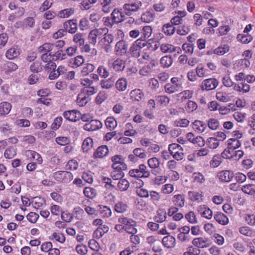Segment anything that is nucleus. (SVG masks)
I'll return each mask as SVG.
<instances>
[{"mask_svg":"<svg viewBox=\"0 0 255 255\" xmlns=\"http://www.w3.org/2000/svg\"><path fill=\"white\" fill-rule=\"evenodd\" d=\"M181 88L182 82L178 77L172 78L170 82L166 84L164 86L165 91L168 94L174 93Z\"/></svg>","mask_w":255,"mask_h":255,"instance_id":"f257e3e1","label":"nucleus"},{"mask_svg":"<svg viewBox=\"0 0 255 255\" xmlns=\"http://www.w3.org/2000/svg\"><path fill=\"white\" fill-rule=\"evenodd\" d=\"M108 32V29L106 27L99 29H95L90 31L88 35V40L89 43L95 45L97 39L102 38L104 35Z\"/></svg>","mask_w":255,"mask_h":255,"instance_id":"f03ea898","label":"nucleus"},{"mask_svg":"<svg viewBox=\"0 0 255 255\" xmlns=\"http://www.w3.org/2000/svg\"><path fill=\"white\" fill-rule=\"evenodd\" d=\"M168 150L175 159L181 160L183 158V149L180 145L176 143H171L169 145Z\"/></svg>","mask_w":255,"mask_h":255,"instance_id":"7ed1b4c3","label":"nucleus"},{"mask_svg":"<svg viewBox=\"0 0 255 255\" xmlns=\"http://www.w3.org/2000/svg\"><path fill=\"white\" fill-rule=\"evenodd\" d=\"M54 179L60 182L68 183L73 179V175L70 172L65 171H58L53 174Z\"/></svg>","mask_w":255,"mask_h":255,"instance_id":"20e7f679","label":"nucleus"},{"mask_svg":"<svg viewBox=\"0 0 255 255\" xmlns=\"http://www.w3.org/2000/svg\"><path fill=\"white\" fill-rule=\"evenodd\" d=\"M128 174L131 177L140 178L143 177H148L149 175V172L146 171V166L141 164L138 166V168L130 170Z\"/></svg>","mask_w":255,"mask_h":255,"instance_id":"39448f33","label":"nucleus"},{"mask_svg":"<svg viewBox=\"0 0 255 255\" xmlns=\"http://www.w3.org/2000/svg\"><path fill=\"white\" fill-rule=\"evenodd\" d=\"M128 4L126 3L124 5V10L123 9H115L112 12L111 15L114 18L115 23H120L123 21L128 14L126 10L127 9Z\"/></svg>","mask_w":255,"mask_h":255,"instance_id":"423d86ee","label":"nucleus"},{"mask_svg":"<svg viewBox=\"0 0 255 255\" xmlns=\"http://www.w3.org/2000/svg\"><path fill=\"white\" fill-rule=\"evenodd\" d=\"M113 162L112 168L117 170H125L127 168V165L124 163L125 159L121 155H115L112 157Z\"/></svg>","mask_w":255,"mask_h":255,"instance_id":"0eeeda50","label":"nucleus"},{"mask_svg":"<svg viewBox=\"0 0 255 255\" xmlns=\"http://www.w3.org/2000/svg\"><path fill=\"white\" fill-rule=\"evenodd\" d=\"M218 81L215 78H208L204 80L201 85V89L204 91H210L215 89L218 85Z\"/></svg>","mask_w":255,"mask_h":255,"instance_id":"6e6552de","label":"nucleus"},{"mask_svg":"<svg viewBox=\"0 0 255 255\" xmlns=\"http://www.w3.org/2000/svg\"><path fill=\"white\" fill-rule=\"evenodd\" d=\"M230 49V47L228 44H221L214 49L208 50L206 52V54L208 55L215 54L218 56H223L228 53Z\"/></svg>","mask_w":255,"mask_h":255,"instance_id":"1a4fd4ad","label":"nucleus"},{"mask_svg":"<svg viewBox=\"0 0 255 255\" xmlns=\"http://www.w3.org/2000/svg\"><path fill=\"white\" fill-rule=\"evenodd\" d=\"M160 50L164 53H175L174 56H176L182 52L180 47L174 46V45L168 43H163L160 45Z\"/></svg>","mask_w":255,"mask_h":255,"instance_id":"9d476101","label":"nucleus"},{"mask_svg":"<svg viewBox=\"0 0 255 255\" xmlns=\"http://www.w3.org/2000/svg\"><path fill=\"white\" fill-rule=\"evenodd\" d=\"M63 116L66 120L75 122L80 119L81 113L77 110H73L64 112Z\"/></svg>","mask_w":255,"mask_h":255,"instance_id":"9b49d317","label":"nucleus"},{"mask_svg":"<svg viewBox=\"0 0 255 255\" xmlns=\"http://www.w3.org/2000/svg\"><path fill=\"white\" fill-rule=\"evenodd\" d=\"M192 245L197 248H206L210 246L209 239L207 237H199L194 239Z\"/></svg>","mask_w":255,"mask_h":255,"instance_id":"f8f14e48","label":"nucleus"},{"mask_svg":"<svg viewBox=\"0 0 255 255\" xmlns=\"http://www.w3.org/2000/svg\"><path fill=\"white\" fill-rule=\"evenodd\" d=\"M108 65L110 68H113L116 71H122L126 67V62L121 59H117L114 61L109 60Z\"/></svg>","mask_w":255,"mask_h":255,"instance_id":"ddd939ff","label":"nucleus"},{"mask_svg":"<svg viewBox=\"0 0 255 255\" xmlns=\"http://www.w3.org/2000/svg\"><path fill=\"white\" fill-rule=\"evenodd\" d=\"M102 126L103 125L100 121L97 120H92L84 125L83 128L85 130L89 131H94L102 128Z\"/></svg>","mask_w":255,"mask_h":255,"instance_id":"4468645a","label":"nucleus"},{"mask_svg":"<svg viewBox=\"0 0 255 255\" xmlns=\"http://www.w3.org/2000/svg\"><path fill=\"white\" fill-rule=\"evenodd\" d=\"M171 201L173 205L180 208H183L185 205V195L182 193L175 194L172 197Z\"/></svg>","mask_w":255,"mask_h":255,"instance_id":"2eb2a0df","label":"nucleus"},{"mask_svg":"<svg viewBox=\"0 0 255 255\" xmlns=\"http://www.w3.org/2000/svg\"><path fill=\"white\" fill-rule=\"evenodd\" d=\"M217 177L223 182H229L234 178V174L231 170H223L218 173Z\"/></svg>","mask_w":255,"mask_h":255,"instance_id":"dca6fc26","label":"nucleus"},{"mask_svg":"<svg viewBox=\"0 0 255 255\" xmlns=\"http://www.w3.org/2000/svg\"><path fill=\"white\" fill-rule=\"evenodd\" d=\"M63 28L66 33H75L77 30L76 20L71 19L65 21L63 24Z\"/></svg>","mask_w":255,"mask_h":255,"instance_id":"f3484780","label":"nucleus"},{"mask_svg":"<svg viewBox=\"0 0 255 255\" xmlns=\"http://www.w3.org/2000/svg\"><path fill=\"white\" fill-rule=\"evenodd\" d=\"M115 229L119 232H128V218L126 217L119 218L118 224L115 226Z\"/></svg>","mask_w":255,"mask_h":255,"instance_id":"a211bd4d","label":"nucleus"},{"mask_svg":"<svg viewBox=\"0 0 255 255\" xmlns=\"http://www.w3.org/2000/svg\"><path fill=\"white\" fill-rule=\"evenodd\" d=\"M192 127L195 131L199 133L204 132L207 128L205 122L198 120L192 123Z\"/></svg>","mask_w":255,"mask_h":255,"instance_id":"6ab92c4d","label":"nucleus"},{"mask_svg":"<svg viewBox=\"0 0 255 255\" xmlns=\"http://www.w3.org/2000/svg\"><path fill=\"white\" fill-rule=\"evenodd\" d=\"M116 53L118 55H122L127 53L128 50V44L124 40H120L117 43L115 46Z\"/></svg>","mask_w":255,"mask_h":255,"instance_id":"aec40b11","label":"nucleus"},{"mask_svg":"<svg viewBox=\"0 0 255 255\" xmlns=\"http://www.w3.org/2000/svg\"><path fill=\"white\" fill-rule=\"evenodd\" d=\"M162 243L165 248L172 249L176 245V239L173 236L168 235L163 238Z\"/></svg>","mask_w":255,"mask_h":255,"instance_id":"412c9836","label":"nucleus"},{"mask_svg":"<svg viewBox=\"0 0 255 255\" xmlns=\"http://www.w3.org/2000/svg\"><path fill=\"white\" fill-rule=\"evenodd\" d=\"M140 239L137 235H133L130 236V245L128 247V255L131 253L137 250V246L139 244Z\"/></svg>","mask_w":255,"mask_h":255,"instance_id":"4be33fe9","label":"nucleus"},{"mask_svg":"<svg viewBox=\"0 0 255 255\" xmlns=\"http://www.w3.org/2000/svg\"><path fill=\"white\" fill-rule=\"evenodd\" d=\"M188 196L189 199L196 203H200L203 201L202 192H199L196 191H189L188 192Z\"/></svg>","mask_w":255,"mask_h":255,"instance_id":"5701e85b","label":"nucleus"},{"mask_svg":"<svg viewBox=\"0 0 255 255\" xmlns=\"http://www.w3.org/2000/svg\"><path fill=\"white\" fill-rule=\"evenodd\" d=\"M141 5V2H136L134 3H128V23H133L134 21L135 18L129 16L132 14L131 12H136Z\"/></svg>","mask_w":255,"mask_h":255,"instance_id":"b1692460","label":"nucleus"},{"mask_svg":"<svg viewBox=\"0 0 255 255\" xmlns=\"http://www.w3.org/2000/svg\"><path fill=\"white\" fill-rule=\"evenodd\" d=\"M109 153V149L106 145H102L97 148L94 153V157L96 158H103Z\"/></svg>","mask_w":255,"mask_h":255,"instance_id":"393cba45","label":"nucleus"},{"mask_svg":"<svg viewBox=\"0 0 255 255\" xmlns=\"http://www.w3.org/2000/svg\"><path fill=\"white\" fill-rule=\"evenodd\" d=\"M214 218L218 224L222 225H226L229 222L228 217L221 212L215 214Z\"/></svg>","mask_w":255,"mask_h":255,"instance_id":"a878e982","label":"nucleus"},{"mask_svg":"<svg viewBox=\"0 0 255 255\" xmlns=\"http://www.w3.org/2000/svg\"><path fill=\"white\" fill-rule=\"evenodd\" d=\"M198 211L202 217L206 219H210L213 216L212 211L204 205L199 207Z\"/></svg>","mask_w":255,"mask_h":255,"instance_id":"bb28decb","label":"nucleus"},{"mask_svg":"<svg viewBox=\"0 0 255 255\" xmlns=\"http://www.w3.org/2000/svg\"><path fill=\"white\" fill-rule=\"evenodd\" d=\"M133 152L134 154L136 156V157H135L133 155H128V158L131 161H136L138 159L137 157L143 158L146 156L144 150L141 148H136L134 149Z\"/></svg>","mask_w":255,"mask_h":255,"instance_id":"cd10ccee","label":"nucleus"},{"mask_svg":"<svg viewBox=\"0 0 255 255\" xmlns=\"http://www.w3.org/2000/svg\"><path fill=\"white\" fill-rule=\"evenodd\" d=\"M167 218V213L165 210L159 209L157 211L154 220L157 223H163Z\"/></svg>","mask_w":255,"mask_h":255,"instance_id":"c85d7f7f","label":"nucleus"},{"mask_svg":"<svg viewBox=\"0 0 255 255\" xmlns=\"http://www.w3.org/2000/svg\"><path fill=\"white\" fill-rule=\"evenodd\" d=\"M2 68L5 73L8 74L17 69L18 66L14 63L7 61L3 64Z\"/></svg>","mask_w":255,"mask_h":255,"instance_id":"c756f323","label":"nucleus"},{"mask_svg":"<svg viewBox=\"0 0 255 255\" xmlns=\"http://www.w3.org/2000/svg\"><path fill=\"white\" fill-rule=\"evenodd\" d=\"M155 13L152 10H149L143 13L141 16V20L146 23H149L154 19Z\"/></svg>","mask_w":255,"mask_h":255,"instance_id":"7c9ffc66","label":"nucleus"},{"mask_svg":"<svg viewBox=\"0 0 255 255\" xmlns=\"http://www.w3.org/2000/svg\"><path fill=\"white\" fill-rule=\"evenodd\" d=\"M98 210L101 217L108 218L112 215L111 209L106 206L100 205L98 206Z\"/></svg>","mask_w":255,"mask_h":255,"instance_id":"2f4dec72","label":"nucleus"},{"mask_svg":"<svg viewBox=\"0 0 255 255\" xmlns=\"http://www.w3.org/2000/svg\"><path fill=\"white\" fill-rule=\"evenodd\" d=\"M207 146L210 149H216L220 144V141L217 137H210L206 141Z\"/></svg>","mask_w":255,"mask_h":255,"instance_id":"473e14b6","label":"nucleus"},{"mask_svg":"<svg viewBox=\"0 0 255 255\" xmlns=\"http://www.w3.org/2000/svg\"><path fill=\"white\" fill-rule=\"evenodd\" d=\"M223 158L222 154H217L214 155L209 162L210 166L212 168L218 167L222 163Z\"/></svg>","mask_w":255,"mask_h":255,"instance_id":"72a5a7b5","label":"nucleus"},{"mask_svg":"<svg viewBox=\"0 0 255 255\" xmlns=\"http://www.w3.org/2000/svg\"><path fill=\"white\" fill-rule=\"evenodd\" d=\"M11 109V105L9 103L3 102L0 103V115H7Z\"/></svg>","mask_w":255,"mask_h":255,"instance_id":"f704fd0d","label":"nucleus"},{"mask_svg":"<svg viewBox=\"0 0 255 255\" xmlns=\"http://www.w3.org/2000/svg\"><path fill=\"white\" fill-rule=\"evenodd\" d=\"M75 10L73 8H65L58 11L57 15L62 18H68L74 14Z\"/></svg>","mask_w":255,"mask_h":255,"instance_id":"c9c22d12","label":"nucleus"},{"mask_svg":"<svg viewBox=\"0 0 255 255\" xmlns=\"http://www.w3.org/2000/svg\"><path fill=\"white\" fill-rule=\"evenodd\" d=\"M20 54L19 49L17 47H12L9 49L5 53V56L8 59H13L17 57Z\"/></svg>","mask_w":255,"mask_h":255,"instance_id":"e433bc0d","label":"nucleus"},{"mask_svg":"<svg viewBox=\"0 0 255 255\" xmlns=\"http://www.w3.org/2000/svg\"><path fill=\"white\" fill-rule=\"evenodd\" d=\"M73 41L77 46L83 45L85 43V34L81 33H77L73 36Z\"/></svg>","mask_w":255,"mask_h":255,"instance_id":"4c0bfd02","label":"nucleus"},{"mask_svg":"<svg viewBox=\"0 0 255 255\" xmlns=\"http://www.w3.org/2000/svg\"><path fill=\"white\" fill-rule=\"evenodd\" d=\"M242 191L245 194L254 195L255 194V184H248L242 187Z\"/></svg>","mask_w":255,"mask_h":255,"instance_id":"58836bf2","label":"nucleus"},{"mask_svg":"<svg viewBox=\"0 0 255 255\" xmlns=\"http://www.w3.org/2000/svg\"><path fill=\"white\" fill-rule=\"evenodd\" d=\"M237 38L239 41L244 44H248L251 42L253 39V36L249 34L242 33L239 34Z\"/></svg>","mask_w":255,"mask_h":255,"instance_id":"ea45409f","label":"nucleus"},{"mask_svg":"<svg viewBox=\"0 0 255 255\" xmlns=\"http://www.w3.org/2000/svg\"><path fill=\"white\" fill-rule=\"evenodd\" d=\"M175 27L171 23L165 24L162 26V32L166 35L171 36L175 31Z\"/></svg>","mask_w":255,"mask_h":255,"instance_id":"a19ab883","label":"nucleus"},{"mask_svg":"<svg viewBox=\"0 0 255 255\" xmlns=\"http://www.w3.org/2000/svg\"><path fill=\"white\" fill-rule=\"evenodd\" d=\"M85 62L82 56L78 55L70 60V64L73 67H78L81 66Z\"/></svg>","mask_w":255,"mask_h":255,"instance_id":"79ce46f5","label":"nucleus"},{"mask_svg":"<svg viewBox=\"0 0 255 255\" xmlns=\"http://www.w3.org/2000/svg\"><path fill=\"white\" fill-rule=\"evenodd\" d=\"M227 145L235 149L239 148L242 144L241 140L230 138L226 141Z\"/></svg>","mask_w":255,"mask_h":255,"instance_id":"37998d69","label":"nucleus"},{"mask_svg":"<svg viewBox=\"0 0 255 255\" xmlns=\"http://www.w3.org/2000/svg\"><path fill=\"white\" fill-rule=\"evenodd\" d=\"M93 141L90 137L84 139L82 144V149L84 152H88L93 147Z\"/></svg>","mask_w":255,"mask_h":255,"instance_id":"c03bdc74","label":"nucleus"},{"mask_svg":"<svg viewBox=\"0 0 255 255\" xmlns=\"http://www.w3.org/2000/svg\"><path fill=\"white\" fill-rule=\"evenodd\" d=\"M109 231V227L106 225H102L99 227L94 232V236L98 238H101Z\"/></svg>","mask_w":255,"mask_h":255,"instance_id":"a18cd8bd","label":"nucleus"},{"mask_svg":"<svg viewBox=\"0 0 255 255\" xmlns=\"http://www.w3.org/2000/svg\"><path fill=\"white\" fill-rule=\"evenodd\" d=\"M130 97L133 101H139L143 97V94L140 89H135L130 92Z\"/></svg>","mask_w":255,"mask_h":255,"instance_id":"49530a36","label":"nucleus"},{"mask_svg":"<svg viewBox=\"0 0 255 255\" xmlns=\"http://www.w3.org/2000/svg\"><path fill=\"white\" fill-rule=\"evenodd\" d=\"M239 231L241 234L249 237L254 236L255 234L254 231L248 226L240 227L239 229Z\"/></svg>","mask_w":255,"mask_h":255,"instance_id":"de8ad7c7","label":"nucleus"},{"mask_svg":"<svg viewBox=\"0 0 255 255\" xmlns=\"http://www.w3.org/2000/svg\"><path fill=\"white\" fill-rule=\"evenodd\" d=\"M160 63L163 67L168 68L172 65L173 59L171 56H164L160 59Z\"/></svg>","mask_w":255,"mask_h":255,"instance_id":"09e8293b","label":"nucleus"},{"mask_svg":"<svg viewBox=\"0 0 255 255\" xmlns=\"http://www.w3.org/2000/svg\"><path fill=\"white\" fill-rule=\"evenodd\" d=\"M195 71L197 76L200 78H203L208 75L207 70L202 64H200L196 67Z\"/></svg>","mask_w":255,"mask_h":255,"instance_id":"8fccbe9b","label":"nucleus"},{"mask_svg":"<svg viewBox=\"0 0 255 255\" xmlns=\"http://www.w3.org/2000/svg\"><path fill=\"white\" fill-rule=\"evenodd\" d=\"M155 100L157 104L160 106H166L170 102V99L165 95L157 96L155 97Z\"/></svg>","mask_w":255,"mask_h":255,"instance_id":"3c124183","label":"nucleus"},{"mask_svg":"<svg viewBox=\"0 0 255 255\" xmlns=\"http://www.w3.org/2000/svg\"><path fill=\"white\" fill-rule=\"evenodd\" d=\"M106 127L110 130L114 129L117 126V122L116 119L112 117H108L105 120Z\"/></svg>","mask_w":255,"mask_h":255,"instance_id":"603ef678","label":"nucleus"},{"mask_svg":"<svg viewBox=\"0 0 255 255\" xmlns=\"http://www.w3.org/2000/svg\"><path fill=\"white\" fill-rule=\"evenodd\" d=\"M184 107L186 111L188 113H191L197 110L198 105L196 102L189 100L185 104Z\"/></svg>","mask_w":255,"mask_h":255,"instance_id":"864d4df0","label":"nucleus"},{"mask_svg":"<svg viewBox=\"0 0 255 255\" xmlns=\"http://www.w3.org/2000/svg\"><path fill=\"white\" fill-rule=\"evenodd\" d=\"M174 190V185L171 183H167L162 186L161 192L163 194H171Z\"/></svg>","mask_w":255,"mask_h":255,"instance_id":"5fc2aeb1","label":"nucleus"},{"mask_svg":"<svg viewBox=\"0 0 255 255\" xmlns=\"http://www.w3.org/2000/svg\"><path fill=\"white\" fill-rule=\"evenodd\" d=\"M95 68V67L93 64L90 63L86 64L81 71V75L83 76H86L93 72Z\"/></svg>","mask_w":255,"mask_h":255,"instance_id":"6e6d98bb","label":"nucleus"},{"mask_svg":"<svg viewBox=\"0 0 255 255\" xmlns=\"http://www.w3.org/2000/svg\"><path fill=\"white\" fill-rule=\"evenodd\" d=\"M43 66L40 61H36L33 62L30 66V70L34 73L37 74L42 71Z\"/></svg>","mask_w":255,"mask_h":255,"instance_id":"4d7b16f0","label":"nucleus"},{"mask_svg":"<svg viewBox=\"0 0 255 255\" xmlns=\"http://www.w3.org/2000/svg\"><path fill=\"white\" fill-rule=\"evenodd\" d=\"M128 82L125 78L119 79L116 83L117 89L120 91H125L127 87Z\"/></svg>","mask_w":255,"mask_h":255,"instance_id":"13d9d810","label":"nucleus"},{"mask_svg":"<svg viewBox=\"0 0 255 255\" xmlns=\"http://www.w3.org/2000/svg\"><path fill=\"white\" fill-rule=\"evenodd\" d=\"M53 48V45L52 44L45 43L38 48V51L42 54L45 53L48 54L50 53Z\"/></svg>","mask_w":255,"mask_h":255,"instance_id":"bf43d9fd","label":"nucleus"},{"mask_svg":"<svg viewBox=\"0 0 255 255\" xmlns=\"http://www.w3.org/2000/svg\"><path fill=\"white\" fill-rule=\"evenodd\" d=\"M83 193L85 196L90 199L94 198L97 195V192L95 189L90 187H87L85 188L83 191Z\"/></svg>","mask_w":255,"mask_h":255,"instance_id":"052dcab7","label":"nucleus"},{"mask_svg":"<svg viewBox=\"0 0 255 255\" xmlns=\"http://www.w3.org/2000/svg\"><path fill=\"white\" fill-rule=\"evenodd\" d=\"M16 148L14 147H9L4 153V156L6 158L11 159L16 154Z\"/></svg>","mask_w":255,"mask_h":255,"instance_id":"680f3d73","label":"nucleus"},{"mask_svg":"<svg viewBox=\"0 0 255 255\" xmlns=\"http://www.w3.org/2000/svg\"><path fill=\"white\" fill-rule=\"evenodd\" d=\"M235 149L227 146L222 153V156L225 159H231Z\"/></svg>","mask_w":255,"mask_h":255,"instance_id":"e2e57ef3","label":"nucleus"},{"mask_svg":"<svg viewBox=\"0 0 255 255\" xmlns=\"http://www.w3.org/2000/svg\"><path fill=\"white\" fill-rule=\"evenodd\" d=\"M128 209V205L126 203L119 202L115 205V210L120 213H124Z\"/></svg>","mask_w":255,"mask_h":255,"instance_id":"0e129e2a","label":"nucleus"},{"mask_svg":"<svg viewBox=\"0 0 255 255\" xmlns=\"http://www.w3.org/2000/svg\"><path fill=\"white\" fill-rule=\"evenodd\" d=\"M207 125L209 128L215 130L219 128L220 123L216 119L210 118L208 120Z\"/></svg>","mask_w":255,"mask_h":255,"instance_id":"69168bd1","label":"nucleus"},{"mask_svg":"<svg viewBox=\"0 0 255 255\" xmlns=\"http://www.w3.org/2000/svg\"><path fill=\"white\" fill-rule=\"evenodd\" d=\"M152 29L150 26H144L141 31V38L144 39L148 38L151 35Z\"/></svg>","mask_w":255,"mask_h":255,"instance_id":"338daca9","label":"nucleus"},{"mask_svg":"<svg viewBox=\"0 0 255 255\" xmlns=\"http://www.w3.org/2000/svg\"><path fill=\"white\" fill-rule=\"evenodd\" d=\"M200 253V249L196 248L195 246H190L187 248L183 255H199Z\"/></svg>","mask_w":255,"mask_h":255,"instance_id":"774afa93","label":"nucleus"}]
</instances>
